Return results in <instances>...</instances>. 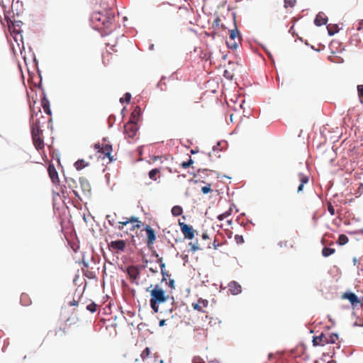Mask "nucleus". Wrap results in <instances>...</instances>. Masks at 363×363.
<instances>
[{"instance_id": "9d476101", "label": "nucleus", "mask_w": 363, "mask_h": 363, "mask_svg": "<svg viewBox=\"0 0 363 363\" xmlns=\"http://www.w3.org/2000/svg\"><path fill=\"white\" fill-rule=\"evenodd\" d=\"M208 305V301L206 299L199 298L197 303H193L192 307L194 310L199 312H204L203 308H206Z\"/></svg>"}, {"instance_id": "ea45409f", "label": "nucleus", "mask_w": 363, "mask_h": 363, "mask_svg": "<svg viewBox=\"0 0 363 363\" xmlns=\"http://www.w3.org/2000/svg\"><path fill=\"white\" fill-rule=\"evenodd\" d=\"M185 216H182V219L179 218L178 220V223H179V225L180 227H191L190 225H189L188 224L185 223Z\"/></svg>"}, {"instance_id": "393cba45", "label": "nucleus", "mask_w": 363, "mask_h": 363, "mask_svg": "<svg viewBox=\"0 0 363 363\" xmlns=\"http://www.w3.org/2000/svg\"><path fill=\"white\" fill-rule=\"evenodd\" d=\"M335 252V250L334 248H330L325 247L322 250V255L323 257H328L331 255H333Z\"/></svg>"}, {"instance_id": "39448f33", "label": "nucleus", "mask_w": 363, "mask_h": 363, "mask_svg": "<svg viewBox=\"0 0 363 363\" xmlns=\"http://www.w3.org/2000/svg\"><path fill=\"white\" fill-rule=\"evenodd\" d=\"M160 11L163 15L174 14V13L177 14L176 18H178L181 15H179L180 12H184L186 13H188V11L186 8H179L177 9L174 6L169 4H163L161 5Z\"/></svg>"}, {"instance_id": "bb28decb", "label": "nucleus", "mask_w": 363, "mask_h": 363, "mask_svg": "<svg viewBox=\"0 0 363 363\" xmlns=\"http://www.w3.org/2000/svg\"><path fill=\"white\" fill-rule=\"evenodd\" d=\"M182 208L179 206H174L172 208V213L174 216H180L182 213Z\"/></svg>"}, {"instance_id": "9b49d317", "label": "nucleus", "mask_w": 363, "mask_h": 363, "mask_svg": "<svg viewBox=\"0 0 363 363\" xmlns=\"http://www.w3.org/2000/svg\"><path fill=\"white\" fill-rule=\"evenodd\" d=\"M145 230L147 234V245L148 247H150L155 241V233L152 228H145Z\"/></svg>"}, {"instance_id": "6e6552de", "label": "nucleus", "mask_w": 363, "mask_h": 363, "mask_svg": "<svg viewBox=\"0 0 363 363\" xmlns=\"http://www.w3.org/2000/svg\"><path fill=\"white\" fill-rule=\"evenodd\" d=\"M126 247V242L123 240L111 241L108 243V247L111 251L123 252Z\"/></svg>"}, {"instance_id": "603ef678", "label": "nucleus", "mask_w": 363, "mask_h": 363, "mask_svg": "<svg viewBox=\"0 0 363 363\" xmlns=\"http://www.w3.org/2000/svg\"><path fill=\"white\" fill-rule=\"evenodd\" d=\"M157 262L160 264V267H161V264H164V263L163 262V259H162V257H160V258L158 259V260H157Z\"/></svg>"}, {"instance_id": "7c9ffc66", "label": "nucleus", "mask_w": 363, "mask_h": 363, "mask_svg": "<svg viewBox=\"0 0 363 363\" xmlns=\"http://www.w3.org/2000/svg\"><path fill=\"white\" fill-rule=\"evenodd\" d=\"M150 354V350L149 347H146L141 353L140 357L143 361H145Z\"/></svg>"}, {"instance_id": "3c124183", "label": "nucleus", "mask_w": 363, "mask_h": 363, "mask_svg": "<svg viewBox=\"0 0 363 363\" xmlns=\"http://www.w3.org/2000/svg\"><path fill=\"white\" fill-rule=\"evenodd\" d=\"M229 216H230L229 214H228V215H226V216H225V215H220V216H218V219H219V220H223L224 218H228V217H229Z\"/></svg>"}, {"instance_id": "c03bdc74", "label": "nucleus", "mask_w": 363, "mask_h": 363, "mask_svg": "<svg viewBox=\"0 0 363 363\" xmlns=\"http://www.w3.org/2000/svg\"><path fill=\"white\" fill-rule=\"evenodd\" d=\"M328 211L330 212V213L331 215H334L335 214V208L333 207V206L329 203L328 205Z\"/></svg>"}, {"instance_id": "7ed1b4c3", "label": "nucleus", "mask_w": 363, "mask_h": 363, "mask_svg": "<svg viewBox=\"0 0 363 363\" xmlns=\"http://www.w3.org/2000/svg\"><path fill=\"white\" fill-rule=\"evenodd\" d=\"M338 340V335L336 333H321L319 335L314 336L313 338V345L314 346H325L328 344H334Z\"/></svg>"}, {"instance_id": "e433bc0d", "label": "nucleus", "mask_w": 363, "mask_h": 363, "mask_svg": "<svg viewBox=\"0 0 363 363\" xmlns=\"http://www.w3.org/2000/svg\"><path fill=\"white\" fill-rule=\"evenodd\" d=\"M189 245L191 247V250L193 252L199 250L198 241H196V242H189Z\"/></svg>"}, {"instance_id": "4be33fe9", "label": "nucleus", "mask_w": 363, "mask_h": 363, "mask_svg": "<svg viewBox=\"0 0 363 363\" xmlns=\"http://www.w3.org/2000/svg\"><path fill=\"white\" fill-rule=\"evenodd\" d=\"M184 238L188 239H192L194 236V228H181Z\"/></svg>"}, {"instance_id": "1a4fd4ad", "label": "nucleus", "mask_w": 363, "mask_h": 363, "mask_svg": "<svg viewBox=\"0 0 363 363\" xmlns=\"http://www.w3.org/2000/svg\"><path fill=\"white\" fill-rule=\"evenodd\" d=\"M342 298L348 300L353 307H356L361 303L360 299L352 292L342 294Z\"/></svg>"}, {"instance_id": "4d7b16f0", "label": "nucleus", "mask_w": 363, "mask_h": 363, "mask_svg": "<svg viewBox=\"0 0 363 363\" xmlns=\"http://www.w3.org/2000/svg\"><path fill=\"white\" fill-rule=\"evenodd\" d=\"M358 233H362L363 234V228L362 229H360L359 231H358Z\"/></svg>"}, {"instance_id": "f257e3e1", "label": "nucleus", "mask_w": 363, "mask_h": 363, "mask_svg": "<svg viewBox=\"0 0 363 363\" xmlns=\"http://www.w3.org/2000/svg\"><path fill=\"white\" fill-rule=\"evenodd\" d=\"M114 21V12L111 9L94 11L91 16L93 27L100 30L103 35H107Z\"/></svg>"}, {"instance_id": "f704fd0d", "label": "nucleus", "mask_w": 363, "mask_h": 363, "mask_svg": "<svg viewBox=\"0 0 363 363\" xmlns=\"http://www.w3.org/2000/svg\"><path fill=\"white\" fill-rule=\"evenodd\" d=\"M296 3V0H284V7H294Z\"/></svg>"}, {"instance_id": "4c0bfd02", "label": "nucleus", "mask_w": 363, "mask_h": 363, "mask_svg": "<svg viewBox=\"0 0 363 363\" xmlns=\"http://www.w3.org/2000/svg\"><path fill=\"white\" fill-rule=\"evenodd\" d=\"M194 163V161L190 157L189 160L187 161V162H183L182 164H181V166L184 168V169H186L188 167H189L192 164Z\"/></svg>"}, {"instance_id": "79ce46f5", "label": "nucleus", "mask_w": 363, "mask_h": 363, "mask_svg": "<svg viewBox=\"0 0 363 363\" xmlns=\"http://www.w3.org/2000/svg\"><path fill=\"white\" fill-rule=\"evenodd\" d=\"M220 18L219 17H216L214 19L213 23V28H218L220 26Z\"/></svg>"}, {"instance_id": "f03ea898", "label": "nucleus", "mask_w": 363, "mask_h": 363, "mask_svg": "<svg viewBox=\"0 0 363 363\" xmlns=\"http://www.w3.org/2000/svg\"><path fill=\"white\" fill-rule=\"evenodd\" d=\"M169 298V295L165 291L156 284L150 291V305L155 313L159 312V305L166 302Z\"/></svg>"}, {"instance_id": "2eb2a0df", "label": "nucleus", "mask_w": 363, "mask_h": 363, "mask_svg": "<svg viewBox=\"0 0 363 363\" xmlns=\"http://www.w3.org/2000/svg\"><path fill=\"white\" fill-rule=\"evenodd\" d=\"M49 176L52 181V182H56L58 181V173L53 164H49L48 168Z\"/></svg>"}, {"instance_id": "2f4dec72", "label": "nucleus", "mask_w": 363, "mask_h": 363, "mask_svg": "<svg viewBox=\"0 0 363 363\" xmlns=\"http://www.w3.org/2000/svg\"><path fill=\"white\" fill-rule=\"evenodd\" d=\"M357 91L360 103L363 104V84L357 86Z\"/></svg>"}, {"instance_id": "412c9836", "label": "nucleus", "mask_w": 363, "mask_h": 363, "mask_svg": "<svg viewBox=\"0 0 363 363\" xmlns=\"http://www.w3.org/2000/svg\"><path fill=\"white\" fill-rule=\"evenodd\" d=\"M21 303L24 306H28L31 304V299L28 294L23 293L21 296Z\"/></svg>"}, {"instance_id": "0eeeda50", "label": "nucleus", "mask_w": 363, "mask_h": 363, "mask_svg": "<svg viewBox=\"0 0 363 363\" xmlns=\"http://www.w3.org/2000/svg\"><path fill=\"white\" fill-rule=\"evenodd\" d=\"M94 148L96 150L99 152H101L104 155V157H107L109 159V161L111 162L113 160V156L111 155L112 152V145L106 143L105 141L101 145L99 143L94 145Z\"/></svg>"}, {"instance_id": "aec40b11", "label": "nucleus", "mask_w": 363, "mask_h": 363, "mask_svg": "<svg viewBox=\"0 0 363 363\" xmlns=\"http://www.w3.org/2000/svg\"><path fill=\"white\" fill-rule=\"evenodd\" d=\"M327 29H328V34L330 35H333L340 30V28L337 24H332V23L328 24L327 26Z\"/></svg>"}, {"instance_id": "dca6fc26", "label": "nucleus", "mask_w": 363, "mask_h": 363, "mask_svg": "<svg viewBox=\"0 0 363 363\" xmlns=\"http://www.w3.org/2000/svg\"><path fill=\"white\" fill-rule=\"evenodd\" d=\"M327 21H328V18L325 16V14L323 13H319L318 14H317V16L314 20V23L317 26H320L323 25H325L327 23Z\"/></svg>"}, {"instance_id": "58836bf2", "label": "nucleus", "mask_w": 363, "mask_h": 363, "mask_svg": "<svg viewBox=\"0 0 363 363\" xmlns=\"http://www.w3.org/2000/svg\"><path fill=\"white\" fill-rule=\"evenodd\" d=\"M131 99V94L130 93H126L123 98L120 99V101L123 103L125 101L127 103H129Z\"/></svg>"}, {"instance_id": "6ab92c4d", "label": "nucleus", "mask_w": 363, "mask_h": 363, "mask_svg": "<svg viewBox=\"0 0 363 363\" xmlns=\"http://www.w3.org/2000/svg\"><path fill=\"white\" fill-rule=\"evenodd\" d=\"M298 179H299V181L301 182V184L298 186V189H297L298 193H299V192L303 191V188L304 184H307L308 182V180H309L308 177L307 175H305L303 173H299L298 174Z\"/></svg>"}, {"instance_id": "bf43d9fd", "label": "nucleus", "mask_w": 363, "mask_h": 363, "mask_svg": "<svg viewBox=\"0 0 363 363\" xmlns=\"http://www.w3.org/2000/svg\"><path fill=\"white\" fill-rule=\"evenodd\" d=\"M191 152L192 154L196 153V152H195L194 150H193L191 151Z\"/></svg>"}, {"instance_id": "ddd939ff", "label": "nucleus", "mask_w": 363, "mask_h": 363, "mask_svg": "<svg viewBox=\"0 0 363 363\" xmlns=\"http://www.w3.org/2000/svg\"><path fill=\"white\" fill-rule=\"evenodd\" d=\"M34 146L38 150H43L45 144L42 135L32 137Z\"/></svg>"}, {"instance_id": "6e6d98bb", "label": "nucleus", "mask_w": 363, "mask_h": 363, "mask_svg": "<svg viewBox=\"0 0 363 363\" xmlns=\"http://www.w3.org/2000/svg\"><path fill=\"white\" fill-rule=\"evenodd\" d=\"M353 262H354V264H356L357 262V259L356 257H354L353 259Z\"/></svg>"}, {"instance_id": "c85d7f7f", "label": "nucleus", "mask_w": 363, "mask_h": 363, "mask_svg": "<svg viewBox=\"0 0 363 363\" xmlns=\"http://www.w3.org/2000/svg\"><path fill=\"white\" fill-rule=\"evenodd\" d=\"M337 242L340 245H345L348 242V238L345 235H340L338 238Z\"/></svg>"}, {"instance_id": "4468645a", "label": "nucleus", "mask_w": 363, "mask_h": 363, "mask_svg": "<svg viewBox=\"0 0 363 363\" xmlns=\"http://www.w3.org/2000/svg\"><path fill=\"white\" fill-rule=\"evenodd\" d=\"M228 289L232 294L236 295L241 292V286L236 281H231L228 284Z\"/></svg>"}, {"instance_id": "c756f323", "label": "nucleus", "mask_w": 363, "mask_h": 363, "mask_svg": "<svg viewBox=\"0 0 363 363\" xmlns=\"http://www.w3.org/2000/svg\"><path fill=\"white\" fill-rule=\"evenodd\" d=\"M161 274L162 275V281L166 280V278L167 277H169V274L168 272L166 271V269H165V264H161Z\"/></svg>"}, {"instance_id": "a878e982", "label": "nucleus", "mask_w": 363, "mask_h": 363, "mask_svg": "<svg viewBox=\"0 0 363 363\" xmlns=\"http://www.w3.org/2000/svg\"><path fill=\"white\" fill-rule=\"evenodd\" d=\"M42 106H43V108L44 111L46 113H48V114H50L51 113V111H50V109L49 101L46 99H43V101H42Z\"/></svg>"}, {"instance_id": "a19ab883", "label": "nucleus", "mask_w": 363, "mask_h": 363, "mask_svg": "<svg viewBox=\"0 0 363 363\" xmlns=\"http://www.w3.org/2000/svg\"><path fill=\"white\" fill-rule=\"evenodd\" d=\"M192 363H206V362L201 357H200L199 356H195L192 359Z\"/></svg>"}, {"instance_id": "864d4df0", "label": "nucleus", "mask_w": 363, "mask_h": 363, "mask_svg": "<svg viewBox=\"0 0 363 363\" xmlns=\"http://www.w3.org/2000/svg\"><path fill=\"white\" fill-rule=\"evenodd\" d=\"M202 238H203V240L208 239V236L207 233H203V235H202Z\"/></svg>"}, {"instance_id": "a211bd4d", "label": "nucleus", "mask_w": 363, "mask_h": 363, "mask_svg": "<svg viewBox=\"0 0 363 363\" xmlns=\"http://www.w3.org/2000/svg\"><path fill=\"white\" fill-rule=\"evenodd\" d=\"M120 224H122L123 225H125L128 223H131L132 227L136 228V227H140L141 224H143L137 218L131 217L128 220H126L125 221H119Z\"/></svg>"}, {"instance_id": "c9c22d12", "label": "nucleus", "mask_w": 363, "mask_h": 363, "mask_svg": "<svg viewBox=\"0 0 363 363\" xmlns=\"http://www.w3.org/2000/svg\"><path fill=\"white\" fill-rule=\"evenodd\" d=\"M86 309L91 313H94L97 310V305L95 303L92 302L91 303L89 304L86 306Z\"/></svg>"}, {"instance_id": "680f3d73", "label": "nucleus", "mask_w": 363, "mask_h": 363, "mask_svg": "<svg viewBox=\"0 0 363 363\" xmlns=\"http://www.w3.org/2000/svg\"><path fill=\"white\" fill-rule=\"evenodd\" d=\"M328 363H334L333 361H329Z\"/></svg>"}, {"instance_id": "f3484780", "label": "nucleus", "mask_w": 363, "mask_h": 363, "mask_svg": "<svg viewBox=\"0 0 363 363\" xmlns=\"http://www.w3.org/2000/svg\"><path fill=\"white\" fill-rule=\"evenodd\" d=\"M79 184L84 194L89 193L91 191V185L87 179L84 178H80Z\"/></svg>"}, {"instance_id": "b1692460", "label": "nucleus", "mask_w": 363, "mask_h": 363, "mask_svg": "<svg viewBox=\"0 0 363 363\" xmlns=\"http://www.w3.org/2000/svg\"><path fill=\"white\" fill-rule=\"evenodd\" d=\"M128 273L131 278L137 279L139 274L138 269L135 267L128 268Z\"/></svg>"}, {"instance_id": "13d9d810", "label": "nucleus", "mask_w": 363, "mask_h": 363, "mask_svg": "<svg viewBox=\"0 0 363 363\" xmlns=\"http://www.w3.org/2000/svg\"><path fill=\"white\" fill-rule=\"evenodd\" d=\"M150 270L152 272H156V271H155L154 269L150 268Z\"/></svg>"}, {"instance_id": "423d86ee", "label": "nucleus", "mask_w": 363, "mask_h": 363, "mask_svg": "<svg viewBox=\"0 0 363 363\" xmlns=\"http://www.w3.org/2000/svg\"><path fill=\"white\" fill-rule=\"evenodd\" d=\"M138 130L137 123L132 119L124 125V134L128 138L133 139L136 136Z\"/></svg>"}, {"instance_id": "052dcab7", "label": "nucleus", "mask_w": 363, "mask_h": 363, "mask_svg": "<svg viewBox=\"0 0 363 363\" xmlns=\"http://www.w3.org/2000/svg\"><path fill=\"white\" fill-rule=\"evenodd\" d=\"M223 223H221V224L219 225V227H220V228H222V227H223Z\"/></svg>"}, {"instance_id": "de8ad7c7", "label": "nucleus", "mask_w": 363, "mask_h": 363, "mask_svg": "<svg viewBox=\"0 0 363 363\" xmlns=\"http://www.w3.org/2000/svg\"><path fill=\"white\" fill-rule=\"evenodd\" d=\"M357 30H363V20H362V21L359 23V26L357 27Z\"/></svg>"}, {"instance_id": "cd10ccee", "label": "nucleus", "mask_w": 363, "mask_h": 363, "mask_svg": "<svg viewBox=\"0 0 363 363\" xmlns=\"http://www.w3.org/2000/svg\"><path fill=\"white\" fill-rule=\"evenodd\" d=\"M140 112V108L139 106H136L131 113V118L130 119L137 121L138 118H136V116H138Z\"/></svg>"}, {"instance_id": "473e14b6", "label": "nucleus", "mask_w": 363, "mask_h": 363, "mask_svg": "<svg viewBox=\"0 0 363 363\" xmlns=\"http://www.w3.org/2000/svg\"><path fill=\"white\" fill-rule=\"evenodd\" d=\"M160 172L158 169H152L149 172V177L152 180H156V175Z\"/></svg>"}, {"instance_id": "09e8293b", "label": "nucleus", "mask_w": 363, "mask_h": 363, "mask_svg": "<svg viewBox=\"0 0 363 363\" xmlns=\"http://www.w3.org/2000/svg\"><path fill=\"white\" fill-rule=\"evenodd\" d=\"M69 306H77L78 301L73 300L72 301H70L69 303Z\"/></svg>"}, {"instance_id": "20e7f679", "label": "nucleus", "mask_w": 363, "mask_h": 363, "mask_svg": "<svg viewBox=\"0 0 363 363\" xmlns=\"http://www.w3.org/2000/svg\"><path fill=\"white\" fill-rule=\"evenodd\" d=\"M233 21L235 28L232 29L230 32L229 40L227 41V45L231 49H236L240 43L241 36L236 26L235 17H233Z\"/></svg>"}, {"instance_id": "f8f14e48", "label": "nucleus", "mask_w": 363, "mask_h": 363, "mask_svg": "<svg viewBox=\"0 0 363 363\" xmlns=\"http://www.w3.org/2000/svg\"><path fill=\"white\" fill-rule=\"evenodd\" d=\"M31 134L32 137L42 135L43 130L40 129V122L38 120L34 121L31 126Z\"/></svg>"}, {"instance_id": "8fccbe9b", "label": "nucleus", "mask_w": 363, "mask_h": 363, "mask_svg": "<svg viewBox=\"0 0 363 363\" xmlns=\"http://www.w3.org/2000/svg\"><path fill=\"white\" fill-rule=\"evenodd\" d=\"M165 322H166V320H164V319H163V320H161L160 321V323H159V326H160V327H162V326H164V325H165Z\"/></svg>"}, {"instance_id": "72a5a7b5", "label": "nucleus", "mask_w": 363, "mask_h": 363, "mask_svg": "<svg viewBox=\"0 0 363 363\" xmlns=\"http://www.w3.org/2000/svg\"><path fill=\"white\" fill-rule=\"evenodd\" d=\"M66 333V327H60L56 330L55 335L60 337L63 336Z\"/></svg>"}, {"instance_id": "37998d69", "label": "nucleus", "mask_w": 363, "mask_h": 363, "mask_svg": "<svg viewBox=\"0 0 363 363\" xmlns=\"http://www.w3.org/2000/svg\"><path fill=\"white\" fill-rule=\"evenodd\" d=\"M201 191L203 194H208L209 193L210 191H211V186L210 185H208V186H204L201 188Z\"/></svg>"}, {"instance_id": "49530a36", "label": "nucleus", "mask_w": 363, "mask_h": 363, "mask_svg": "<svg viewBox=\"0 0 363 363\" xmlns=\"http://www.w3.org/2000/svg\"><path fill=\"white\" fill-rule=\"evenodd\" d=\"M235 240L237 241L238 243L240 242H243V238L242 236H239V235H235Z\"/></svg>"}, {"instance_id": "5701e85b", "label": "nucleus", "mask_w": 363, "mask_h": 363, "mask_svg": "<svg viewBox=\"0 0 363 363\" xmlns=\"http://www.w3.org/2000/svg\"><path fill=\"white\" fill-rule=\"evenodd\" d=\"M89 163L85 162L84 160H78L75 162L74 166L77 170H82L84 167H87Z\"/></svg>"}, {"instance_id": "5fc2aeb1", "label": "nucleus", "mask_w": 363, "mask_h": 363, "mask_svg": "<svg viewBox=\"0 0 363 363\" xmlns=\"http://www.w3.org/2000/svg\"><path fill=\"white\" fill-rule=\"evenodd\" d=\"M226 223H228V225H232L233 220L232 219H228L226 220Z\"/></svg>"}, {"instance_id": "a18cd8bd", "label": "nucleus", "mask_w": 363, "mask_h": 363, "mask_svg": "<svg viewBox=\"0 0 363 363\" xmlns=\"http://www.w3.org/2000/svg\"><path fill=\"white\" fill-rule=\"evenodd\" d=\"M167 284L171 288L174 289L175 288V283L174 279H170Z\"/></svg>"}]
</instances>
